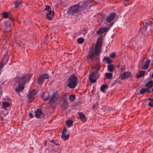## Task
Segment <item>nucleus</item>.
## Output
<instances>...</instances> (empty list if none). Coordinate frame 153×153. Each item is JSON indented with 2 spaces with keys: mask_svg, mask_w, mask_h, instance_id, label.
I'll return each instance as SVG.
<instances>
[{
  "mask_svg": "<svg viewBox=\"0 0 153 153\" xmlns=\"http://www.w3.org/2000/svg\"><path fill=\"white\" fill-rule=\"evenodd\" d=\"M8 59V56L7 54H5L4 55V57L1 60V63L0 64V65L2 67L6 64L7 63Z\"/></svg>",
  "mask_w": 153,
  "mask_h": 153,
  "instance_id": "nucleus-9",
  "label": "nucleus"
},
{
  "mask_svg": "<svg viewBox=\"0 0 153 153\" xmlns=\"http://www.w3.org/2000/svg\"><path fill=\"white\" fill-rule=\"evenodd\" d=\"M108 30V28L107 27H104L101 28L100 30L97 31V34H100L101 33L105 32L107 31Z\"/></svg>",
  "mask_w": 153,
  "mask_h": 153,
  "instance_id": "nucleus-13",
  "label": "nucleus"
},
{
  "mask_svg": "<svg viewBox=\"0 0 153 153\" xmlns=\"http://www.w3.org/2000/svg\"><path fill=\"white\" fill-rule=\"evenodd\" d=\"M151 92L150 90L148 88H143L141 89L140 91V93L141 94H143L144 92Z\"/></svg>",
  "mask_w": 153,
  "mask_h": 153,
  "instance_id": "nucleus-17",
  "label": "nucleus"
},
{
  "mask_svg": "<svg viewBox=\"0 0 153 153\" xmlns=\"http://www.w3.org/2000/svg\"><path fill=\"white\" fill-rule=\"evenodd\" d=\"M92 2L93 1H81L77 5L71 6L68 11V13L70 14L74 15L80 11L81 10L85 12L93 4Z\"/></svg>",
  "mask_w": 153,
  "mask_h": 153,
  "instance_id": "nucleus-1",
  "label": "nucleus"
},
{
  "mask_svg": "<svg viewBox=\"0 0 153 153\" xmlns=\"http://www.w3.org/2000/svg\"><path fill=\"white\" fill-rule=\"evenodd\" d=\"M126 0V1H129V0Z\"/></svg>",
  "mask_w": 153,
  "mask_h": 153,
  "instance_id": "nucleus-51",
  "label": "nucleus"
},
{
  "mask_svg": "<svg viewBox=\"0 0 153 153\" xmlns=\"http://www.w3.org/2000/svg\"><path fill=\"white\" fill-rule=\"evenodd\" d=\"M145 73V71H140L139 73L137 74L136 75V77L137 78H139L143 76Z\"/></svg>",
  "mask_w": 153,
  "mask_h": 153,
  "instance_id": "nucleus-20",
  "label": "nucleus"
},
{
  "mask_svg": "<svg viewBox=\"0 0 153 153\" xmlns=\"http://www.w3.org/2000/svg\"><path fill=\"white\" fill-rule=\"evenodd\" d=\"M119 66H119V65H117V67H119Z\"/></svg>",
  "mask_w": 153,
  "mask_h": 153,
  "instance_id": "nucleus-52",
  "label": "nucleus"
},
{
  "mask_svg": "<svg viewBox=\"0 0 153 153\" xmlns=\"http://www.w3.org/2000/svg\"><path fill=\"white\" fill-rule=\"evenodd\" d=\"M87 32L86 31H84L83 33H82V34L83 35H86Z\"/></svg>",
  "mask_w": 153,
  "mask_h": 153,
  "instance_id": "nucleus-41",
  "label": "nucleus"
},
{
  "mask_svg": "<svg viewBox=\"0 0 153 153\" xmlns=\"http://www.w3.org/2000/svg\"><path fill=\"white\" fill-rule=\"evenodd\" d=\"M44 10L47 11H46L48 12V11H50V10H51V9L50 7V6H46Z\"/></svg>",
  "mask_w": 153,
  "mask_h": 153,
  "instance_id": "nucleus-31",
  "label": "nucleus"
},
{
  "mask_svg": "<svg viewBox=\"0 0 153 153\" xmlns=\"http://www.w3.org/2000/svg\"><path fill=\"white\" fill-rule=\"evenodd\" d=\"M151 77L152 78H153V73H152Z\"/></svg>",
  "mask_w": 153,
  "mask_h": 153,
  "instance_id": "nucleus-48",
  "label": "nucleus"
},
{
  "mask_svg": "<svg viewBox=\"0 0 153 153\" xmlns=\"http://www.w3.org/2000/svg\"><path fill=\"white\" fill-rule=\"evenodd\" d=\"M2 108L4 109H6V108L8 107L10 105V103L7 102H4L2 103Z\"/></svg>",
  "mask_w": 153,
  "mask_h": 153,
  "instance_id": "nucleus-18",
  "label": "nucleus"
},
{
  "mask_svg": "<svg viewBox=\"0 0 153 153\" xmlns=\"http://www.w3.org/2000/svg\"><path fill=\"white\" fill-rule=\"evenodd\" d=\"M58 98V95L57 92L54 93L52 97L48 96L45 99V101H49L50 105L53 106L55 103L56 100Z\"/></svg>",
  "mask_w": 153,
  "mask_h": 153,
  "instance_id": "nucleus-5",
  "label": "nucleus"
},
{
  "mask_svg": "<svg viewBox=\"0 0 153 153\" xmlns=\"http://www.w3.org/2000/svg\"><path fill=\"white\" fill-rule=\"evenodd\" d=\"M108 70L110 72H112L114 69V66L112 64H109L107 66Z\"/></svg>",
  "mask_w": 153,
  "mask_h": 153,
  "instance_id": "nucleus-19",
  "label": "nucleus"
},
{
  "mask_svg": "<svg viewBox=\"0 0 153 153\" xmlns=\"http://www.w3.org/2000/svg\"><path fill=\"white\" fill-rule=\"evenodd\" d=\"M49 75L48 74H42L39 77L38 81L39 84H42L43 82L45 79H48L49 77Z\"/></svg>",
  "mask_w": 153,
  "mask_h": 153,
  "instance_id": "nucleus-6",
  "label": "nucleus"
},
{
  "mask_svg": "<svg viewBox=\"0 0 153 153\" xmlns=\"http://www.w3.org/2000/svg\"><path fill=\"white\" fill-rule=\"evenodd\" d=\"M69 137V136L68 135H66L65 134H62V137L64 140H67Z\"/></svg>",
  "mask_w": 153,
  "mask_h": 153,
  "instance_id": "nucleus-27",
  "label": "nucleus"
},
{
  "mask_svg": "<svg viewBox=\"0 0 153 153\" xmlns=\"http://www.w3.org/2000/svg\"><path fill=\"white\" fill-rule=\"evenodd\" d=\"M104 59L106 60L107 62L108 63H109L110 62V60L109 58L106 57H104Z\"/></svg>",
  "mask_w": 153,
  "mask_h": 153,
  "instance_id": "nucleus-32",
  "label": "nucleus"
},
{
  "mask_svg": "<svg viewBox=\"0 0 153 153\" xmlns=\"http://www.w3.org/2000/svg\"><path fill=\"white\" fill-rule=\"evenodd\" d=\"M29 76L28 75H26L18 83V86L15 90L16 93L21 91L24 89L25 86V83L28 81Z\"/></svg>",
  "mask_w": 153,
  "mask_h": 153,
  "instance_id": "nucleus-3",
  "label": "nucleus"
},
{
  "mask_svg": "<svg viewBox=\"0 0 153 153\" xmlns=\"http://www.w3.org/2000/svg\"><path fill=\"white\" fill-rule=\"evenodd\" d=\"M68 98H65L63 100V102L65 103V108L68 105V103L67 102Z\"/></svg>",
  "mask_w": 153,
  "mask_h": 153,
  "instance_id": "nucleus-30",
  "label": "nucleus"
},
{
  "mask_svg": "<svg viewBox=\"0 0 153 153\" xmlns=\"http://www.w3.org/2000/svg\"><path fill=\"white\" fill-rule=\"evenodd\" d=\"M96 68L97 71H99L100 68V65L99 64H97L96 65Z\"/></svg>",
  "mask_w": 153,
  "mask_h": 153,
  "instance_id": "nucleus-38",
  "label": "nucleus"
},
{
  "mask_svg": "<svg viewBox=\"0 0 153 153\" xmlns=\"http://www.w3.org/2000/svg\"><path fill=\"white\" fill-rule=\"evenodd\" d=\"M152 24V22L151 21H150V22L149 23V25H151Z\"/></svg>",
  "mask_w": 153,
  "mask_h": 153,
  "instance_id": "nucleus-45",
  "label": "nucleus"
},
{
  "mask_svg": "<svg viewBox=\"0 0 153 153\" xmlns=\"http://www.w3.org/2000/svg\"><path fill=\"white\" fill-rule=\"evenodd\" d=\"M65 103L63 102V104H62V108H63V109H65L67 108L68 105L65 108Z\"/></svg>",
  "mask_w": 153,
  "mask_h": 153,
  "instance_id": "nucleus-36",
  "label": "nucleus"
},
{
  "mask_svg": "<svg viewBox=\"0 0 153 153\" xmlns=\"http://www.w3.org/2000/svg\"><path fill=\"white\" fill-rule=\"evenodd\" d=\"M46 17L49 20H51L54 16L53 12H52L51 10H50L48 11V12L46 11Z\"/></svg>",
  "mask_w": 153,
  "mask_h": 153,
  "instance_id": "nucleus-10",
  "label": "nucleus"
},
{
  "mask_svg": "<svg viewBox=\"0 0 153 153\" xmlns=\"http://www.w3.org/2000/svg\"><path fill=\"white\" fill-rule=\"evenodd\" d=\"M2 15L5 18H7L8 16V13H7L5 12L3 13Z\"/></svg>",
  "mask_w": 153,
  "mask_h": 153,
  "instance_id": "nucleus-33",
  "label": "nucleus"
},
{
  "mask_svg": "<svg viewBox=\"0 0 153 153\" xmlns=\"http://www.w3.org/2000/svg\"><path fill=\"white\" fill-rule=\"evenodd\" d=\"M94 74V72H92L90 74L89 76V79L90 82H91L93 83L96 81V79L93 78V76Z\"/></svg>",
  "mask_w": 153,
  "mask_h": 153,
  "instance_id": "nucleus-14",
  "label": "nucleus"
},
{
  "mask_svg": "<svg viewBox=\"0 0 153 153\" xmlns=\"http://www.w3.org/2000/svg\"><path fill=\"white\" fill-rule=\"evenodd\" d=\"M50 141L53 144H56V143L53 140H52L51 141Z\"/></svg>",
  "mask_w": 153,
  "mask_h": 153,
  "instance_id": "nucleus-40",
  "label": "nucleus"
},
{
  "mask_svg": "<svg viewBox=\"0 0 153 153\" xmlns=\"http://www.w3.org/2000/svg\"><path fill=\"white\" fill-rule=\"evenodd\" d=\"M73 123L72 120H69L66 121V124L67 126L69 127H71L73 125Z\"/></svg>",
  "mask_w": 153,
  "mask_h": 153,
  "instance_id": "nucleus-26",
  "label": "nucleus"
},
{
  "mask_svg": "<svg viewBox=\"0 0 153 153\" xmlns=\"http://www.w3.org/2000/svg\"><path fill=\"white\" fill-rule=\"evenodd\" d=\"M120 76L121 79H126L130 77L131 76V74L129 71H126L124 72Z\"/></svg>",
  "mask_w": 153,
  "mask_h": 153,
  "instance_id": "nucleus-7",
  "label": "nucleus"
},
{
  "mask_svg": "<svg viewBox=\"0 0 153 153\" xmlns=\"http://www.w3.org/2000/svg\"><path fill=\"white\" fill-rule=\"evenodd\" d=\"M105 76L107 79H111L112 77V74L110 73H107L105 74Z\"/></svg>",
  "mask_w": 153,
  "mask_h": 153,
  "instance_id": "nucleus-22",
  "label": "nucleus"
},
{
  "mask_svg": "<svg viewBox=\"0 0 153 153\" xmlns=\"http://www.w3.org/2000/svg\"><path fill=\"white\" fill-rule=\"evenodd\" d=\"M112 25H113V23H111L110 24V27H111L112 26Z\"/></svg>",
  "mask_w": 153,
  "mask_h": 153,
  "instance_id": "nucleus-46",
  "label": "nucleus"
},
{
  "mask_svg": "<svg viewBox=\"0 0 153 153\" xmlns=\"http://www.w3.org/2000/svg\"><path fill=\"white\" fill-rule=\"evenodd\" d=\"M29 117L32 118V115L31 113H29Z\"/></svg>",
  "mask_w": 153,
  "mask_h": 153,
  "instance_id": "nucleus-43",
  "label": "nucleus"
},
{
  "mask_svg": "<svg viewBox=\"0 0 153 153\" xmlns=\"http://www.w3.org/2000/svg\"><path fill=\"white\" fill-rule=\"evenodd\" d=\"M44 94H42V97H43V96H44Z\"/></svg>",
  "mask_w": 153,
  "mask_h": 153,
  "instance_id": "nucleus-50",
  "label": "nucleus"
},
{
  "mask_svg": "<svg viewBox=\"0 0 153 153\" xmlns=\"http://www.w3.org/2000/svg\"><path fill=\"white\" fill-rule=\"evenodd\" d=\"M150 60L147 59L145 63V64L143 67V69H147L149 66V64L150 63Z\"/></svg>",
  "mask_w": 153,
  "mask_h": 153,
  "instance_id": "nucleus-16",
  "label": "nucleus"
},
{
  "mask_svg": "<svg viewBox=\"0 0 153 153\" xmlns=\"http://www.w3.org/2000/svg\"><path fill=\"white\" fill-rule=\"evenodd\" d=\"M124 70H125L124 67V66H123V67H121V68L120 69V71L121 72H123V71H124Z\"/></svg>",
  "mask_w": 153,
  "mask_h": 153,
  "instance_id": "nucleus-39",
  "label": "nucleus"
},
{
  "mask_svg": "<svg viewBox=\"0 0 153 153\" xmlns=\"http://www.w3.org/2000/svg\"><path fill=\"white\" fill-rule=\"evenodd\" d=\"M4 24H5V26L7 27H9L10 25V23L9 22H7V21L5 22H4Z\"/></svg>",
  "mask_w": 153,
  "mask_h": 153,
  "instance_id": "nucleus-34",
  "label": "nucleus"
},
{
  "mask_svg": "<svg viewBox=\"0 0 153 153\" xmlns=\"http://www.w3.org/2000/svg\"><path fill=\"white\" fill-rule=\"evenodd\" d=\"M22 3V1H16L15 2V7H19Z\"/></svg>",
  "mask_w": 153,
  "mask_h": 153,
  "instance_id": "nucleus-24",
  "label": "nucleus"
},
{
  "mask_svg": "<svg viewBox=\"0 0 153 153\" xmlns=\"http://www.w3.org/2000/svg\"><path fill=\"white\" fill-rule=\"evenodd\" d=\"M102 42L101 41H98L95 46V49L91 50L88 54V58L91 61L98 60L99 58L100 47Z\"/></svg>",
  "mask_w": 153,
  "mask_h": 153,
  "instance_id": "nucleus-2",
  "label": "nucleus"
},
{
  "mask_svg": "<svg viewBox=\"0 0 153 153\" xmlns=\"http://www.w3.org/2000/svg\"><path fill=\"white\" fill-rule=\"evenodd\" d=\"M2 67L1 65H0V73L1 72V70L2 69Z\"/></svg>",
  "mask_w": 153,
  "mask_h": 153,
  "instance_id": "nucleus-44",
  "label": "nucleus"
},
{
  "mask_svg": "<svg viewBox=\"0 0 153 153\" xmlns=\"http://www.w3.org/2000/svg\"><path fill=\"white\" fill-rule=\"evenodd\" d=\"M36 92L35 89H33L29 93V102L33 101L36 97Z\"/></svg>",
  "mask_w": 153,
  "mask_h": 153,
  "instance_id": "nucleus-8",
  "label": "nucleus"
},
{
  "mask_svg": "<svg viewBox=\"0 0 153 153\" xmlns=\"http://www.w3.org/2000/svg\"><path fill=\"white\" fill-rule=\"evenodd\" d=\"M32 76V75L29 74V79H30V78Z\"/></svg>",
  "mask_w": 153,
  "mask_h": 153,
  "instance_id": "nucleus-47",
  "label": "nucleus"
},
{
  "mask_svg": "<svg viewBox=\"0 0 153 153\" xmlns=\"http://www.w3.org/2000/svg\"><path fill=\"white\" fill-rule=\"evenodd\" d=\"M110 55L111 56V57L112 58H114L115 56V54L114 52H113L112 53H110Z\"/></svg>",
  "mask_w": 153,
  "mask_h": 153,
  "instance_id": "nucleus-35",
  "label": "nucleus"
},
{
  "mask_svg": "<svg viewBox=\"0 0 153 153\" xmlns=\"http://www.w3.org/2000/svg\"><path fill=\"white\" fill-rule=\"evenodd\" d=\"M84 39L82 38H78L77 39V42L79 44H81L84 42Z\"/></svg>",
  "mask_w": 153,
  "mask_h": 153,
  "instance_id": "nucleus-29",
  "label": "nucleus"
},
{
  "mask_svg": "<svg viewBox=\"0 0 153 153\" xmlns=\"http://www.w3.org/2000/svg\"><path fill=\"white\" fill-rule=\"evenodd\" d=\"M78 114L79 116V119L81 120H83L85 118V115L81 112H78Z\"/></svg>",
  "mask_w": 153,
  "mask_h": 153,
  "instance_id": "nucleus-21",
  "label": "nucleus"
},
{
  "mask_svg": "<svg viewBox=\"0 0 153 153\" xmlns=\"http://www.w3.org/2000/svg\"><path fill=\"white\" fill-rule=\"evenodd\" d=\"M145 26L146 27V30L147 29V25H148V22H146L145 23Z\"/></svg>",
  "mask_w": 153,
  "mask_h": 153,
  "instance_id": "nucleus-42",
  "label": "nucleus"
},
{
  "mask_svg": "<svg viewBox=\"0 0 153 153\" xmlns=\"http://www.w3.org/2000/svg\"><path fill=\"white\" fill-rule=\"evenodd\" d=\"M149 100L150 101V102H149L148 103L149 105L151 107H153V99L152 98H149Z\"/></svg>",
  "mask_w": 153,
  "mask_h": 153,
  "instance_id": "nucleus-28",
  "label": "nucleus"
},
{
  "mask_svg": "<svg viewBox=\"0 0 153 153\" xmlns=\"http://www.w3.org/2000/svg\"><path fill=\"white\" fill-rule=\"evenodd\" d=\"M107 88V85H102L100 87V90L102 92H104L105 89Z\"/></svg>",
  "mask_w": 153,
  "mask_h": 153,
  "instance_id": "nucleus-25",
  "label": "nucleus"
},
{
  "mask_svg": "<svg viewBox=\"0 0 153 153\" xmlns=\"http://www.w3.org/2000/svg\"><path fill=\"white\" fill-rule=\"evenodd\" d=\"M67 131V130L66 128H64L63 129V131H62V134H65Z\"/></svg>",
  "mask_w": 153,
  "mask_h": 153,
  "instance_id": "nucleus-37",
  "label": "nucleus"
},
{
  "mask_svg": "<svg viewBox=\"0 0 153 153\" xmlns=\"http://www.w3.org/2000/svg\"><path fill=\"white\" fill-rule=\"evenodd\" d=\"M35 116L37 118H40L42 115V113L40 109H38L35 111Z\"/></svg>",
  "mask_w": 153,
  "mask_h": 153,
  "instance_id": "nucleus-12",
  "label": "nucleus"
},
{
  "mask_svg": "<svg viewBox=\"0 0 153 153\" xmlns=\"http://www.w3.org/2000/svg\"><path fill=\"white\" fill-rule=\"evenodd\" d=\"M76 96L74 94H71L69 96V100L71 102L74 101L75 98Z\"/></svg>",
  "mask_w": 153,
  "mask_h": 153,
  "instance_id": "nucleus-23",
  "label": "nucleus"
},
{
  "mask_svg": "<svg viewBox=\"0 0 153 153\" xmlns=\"http://www.w3.org/2000/svg\"><path fill=\"white\" fill-rule=\"evenodd\" d=\"M116 14L114 13H112L110 14L109 16H108L106 19V21L108 22H111L115 18Z\"/></svg>",
  "mask_w": 153,
  "mask_h": 153,
  "instance_id": "nucleus-11",
  "label": "nucleus"
},
{
  "mask_svg": "<svg viewBox=\"0 0 153 153\" xmlns=\"http://www.w3.org/2000/svg\"><path fill=\"white\" fill-rule=\"evenodd\" d=\"M153 86V82L152 80H149V81L146 84L145 86L147 87V88H148L149 89L151 88Z\"/></svg>",
  "mask_w": 153,
  "mask_h": 153,
  "instance_id": "nucleus-15",
  "label": "nucleus"
},
{
  "mask_svg": "<svg viewBox=\"0 0 153 153\" xmlns=\"http://www.w3.org/2000/svg\"><path fill=\"white\" fill-rule=\"evenodd\" d=\"M152 91L153 92V88H152Z\"/></svg>",
  "mask_w": 153,
  "mask_h": 153,
  "instance_id": "nucleus-49",
  "label": "nucleus"
},
{
  "mask_svg": "<svg viewBox=\"0 0 153 153\" xmlns=\"http://www.w3.org/2000/svg\"><path fill=\"white\" fill-rule=\"evenodd\" d=\"M77 84V78L74 75L70 76L68 79L67 86L70 88H75Z\"/></svg>",
  "mask_w": 153,
  "mask_h": 153,
  "instance_id": "nucleus-4",
  "label": "nucleus"
}]
</instances>
